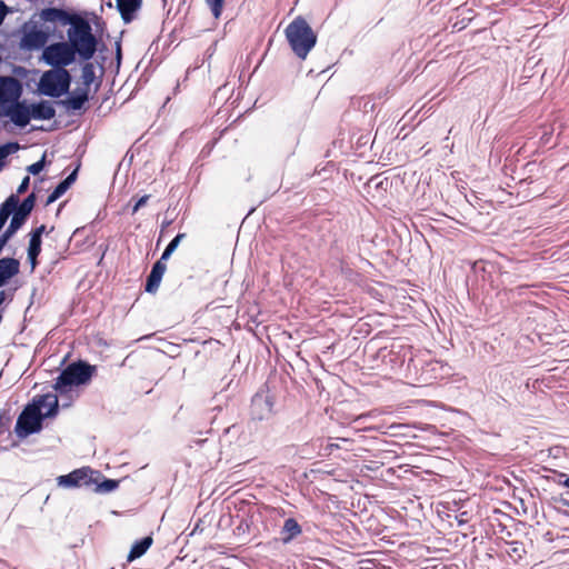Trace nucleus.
<instances>
[{
  "mask_svg": "<svg viewBox=\"0 0 569 569\" xmlns=\"http://www.w3.org/2000/svg\"><path fill=\"white\" fill-rule=\"evenodd\" d=\"M41 246H42V241H36V240L29 239L27 257H28V261L31 266V270H34L39 263L38 257L41 252Z\"/></svg>",
  "mask_w": 569,
  "mask_h": 569,
  "instance_id": "5701e85b",
  "label": "nucleus"
},
{
  "mask_svg": "<svg viewBox=\"0 0 569 569\" xmlns=\"http://www.w3.org/2000/svg\"><path fill=\"white\" fill-rule=\"evenodd\" d=\"M22 94L21 82L10 76H0V102L6 99H20Z\"/></svg>",
  "mask_w": 569,
  "mask_h": 569,
  "instance_id": "2eb2a0df",
  "label": "nucleus"
},
{
  "mask_svg": "<svg viewBox=\"0 0 569 569\" xmlns=\"http://www.w3.org/2000/svg\"><path fill=\"white\" fill-rule=\"evenodd\" d=\"M286 39L292 52L305 60L317 44V33L302 17H296L284 29Z\"/></svg>",
  "mask_w": 569,
  "mask_h": 569,
  "instance_id": "20e7f679",
  "label": "nucleus"
},
{
  "mask_svg": "<svg viewBox=\"0 0 569 569\" xmlns=\"http://www.w3.org/2000/svg\"><path fill=\"white\" fill-rule=\"evenodd\" d=\"M368 184L373 186V188L379 191H387L390 187L388 178H381L380 176L371 177Z\"/></svg>",
  "mask_w": 569,
  "mask_h": 569,
  "instance_id": "c756f323",
  "label": "nucleus"
},
{
  "mask_svg": "<svg viewBox=\"0 0 569 569\" xmlns=\"http://www.w3.org/2000/svg\"><path fill=\"white\" fill-rule=\"evenodd\" d=\"M302 533V528L295 518H287L280 530V540L283 545H289Z\"/></svg>",
  "mask_w": 569,
  "mask_h": 569,
  "instance_id": "aec40b11",
  "label": "nucleus"
},
{
  "mask_svg": "<svg viewBox=\"0 0 569 569\" xmlns=\"http://www.w3.org/2000/svg\"><path fill=\"white\" fill-rule=\"evenodd\" d=\"M47 232V227L44 224H41L37 228H34L30 232V239L36 241H42V234Z\"/></svg>",
  "mask_w": 569,
  "mask_h": 569,
  "instance_id": "473e14b6",
  "label": "nucleus"
},
{
  "mask_svg": "<svg viewBox=\"0 0 569 569\" xmlns=\"http://www.w3.org/2000/svg\"><path fill=\"white\" fill-rule=\"evenodd\" d=\"M20 144L17 141H8L6 143L0 144V163L6 166V159L19 151Z\"/></svg>",
  "mask_w": 569,
  "mask_h": 569,
  "instance_id": "393cba45",
  "label": "nucleus"
},
{
  "mask_svg": "<svg viewBox=\"0 0 569 569\" xmlns=\"http://www.w3.org/2000/svg\"><path fill=\"white\" fill-rule=\"evenodd\" d=\"M114 59H116V62H117V67H119L121 64V60H122L121 41H117L116 42Z\"/></svg>",
  "mask_w": 569,
  "mask_h": 569,
  "instance_id": "e433bc0d",
  "label": "nucleus"
},
{
  "mask_svg": "<svg viewBox=\"0 0 569 569\" xmlns=\"http://www.w3.org/2000/svg\"><path fill=\"white\" fill-rule=\"evenodd\" d=\"M29 186H30V177H29V176H26V177L21 180V182H20V184H19V187H18V189H17V193H16V196L18 197V196H20V194L26 193V192L28 191V189H29Z\"/></svg>",
  "mask_w": 569,
  "mask_h": 569,
  "instance_id": "f704fd0d",
  "label": "nucleus"
},
{
  "mask_svg": "<svg viewBox=\"0 0 569 569\" xmlns=\"http://www.w3.org/2000/svg\"><path fill=\"white\" fill-rule=\"evenodd\" d=\"M11 12V9L4 3V1L0 0V26L3 23L8 13Z\"/></svg>",
  "mask_w": 569,
  "mask_h": 569,
  "instance_id": "c9c22d12",
  "label": "nucleus"
},
{
  "mask_svg": "<svg viewBox=\"0 0 569 569\" xmlns=\"http://www.w3.org/2000/svg\"><path fill=\"white\" fill-rule=\"evenodd\" d=\"M186 237V233H178L173 239L170 240V242L164 248L161 259L168 260L171 254L177 250L178 246L180 244L181 240Z\"/></svg>",
  "mask_w": 569,
  "mask_h": 569,
  "instance_id": "a878e982",
  "label": "nucleus"
},
{
  "mask_svg": "<svg viewBox=\"0 0 569 569\" xmlns=\"http://www.w3.org/2000/svg\"><path fill=\"white\" fill-rule=\"evenodd\" d=\"M66 96V99L58 100L57 104L64 107L67 111L71 112L84 109L86 103L90 99L89 89L87 88H76L73 91L69 90V93Z\"/></svg>",
  "mask_w": 569,
  "mask_h": 569,
  "instance_id": "ddd939ff",
  "label": "nucleus"
},
{
  "mask_svg": "<svg viewBox=\"0 0 569 569\" xmlns=\"http://www.w3.org/2000/svg\"><path fill=\"white\" fill-rule=\"evenodd\" d=\"M152 543H153V539L151 536H144V537L136 540L132 543L131 549L127 556V561L132 562V561L141 558L148 551V549L152 546Z\"/></svg>",
  "mask_w": 569,
  "mask_h": 569,
  "instance_id": "4be33fe9",
  "label": "nucleus"
},
{
  "mask_svg": "<svg viewBox=\"0 0 569 569\" xmlns=\"http://www.w3.org/2000/svg\"><path fill=\"white\" fill-rule=\"evenodd\" d=\"M170 223H171V221H163V222H162V226H161V227H162V229H164V228L169 227V226H170Z\"/></svg>",
  "mask_w": 569,
  "mask_h": 569,
  "instance_id": "c03bdc74",
  "label": "nucleus"
},
{
  "mask_svg": "<svg viewBox=\"0 0 569 569\" xmlns=\"http://www.w3.org/2000/svg\"><path fill=\"white\" fill-rule=\"evenodd\" d=\"M507 552L512 558L521 559L522 556L526 553L525 545L520 541H511L509 542V548Z\"/></svg>",
  "mask_w": 569,
  "mask_h": 569,
  "instance_id": "cd10ccee",
  "label": "nucleus"
},
{
  "mask_svg": "<svg viewBox=\"0 0 569 569\" xmlns=\"http://www.w3.org/2000/svg\"><path fill=\"white\" fill-rule=\"evenodd\" d=\"M250 522L247 519H241L239 525L234 528V533L240 536L249 532Z\"/></svg>",
  "mask_w": 569,
  "mask_h": 569,
  "instance_id": "72a5a7b5",
  "label": "nucleus"
},
{
  "mask_svg": "<svg viewBox=\"0 0 569 569\" xmlns=\"http://www.w3.org/2000/svg\"><path fill=\"white\" fill-rule=\"evenodd\" d=\"M80 169V163L63 179L47 197L46 204L49 206L60 199L76 182Z\"/></svg>",
  "mask_w": 569,
  "mask_h": 569,
  "instance_id": "f3484780",
  "label": "nucleus"
},
{
  "mask_svg": "<svg viewBox=\"0 0 569 569\" xmlns=\"http://www.w3.org/2000/svg\"><path fill=\"white\" fill-rule=\"evenodd\" d=\"M72 76L64 68H52L42 72L37 84V92L53 99L69 93Z\"/></svg>",
  "mask_w": 569,
  "mask_h": 569,
  "instance_id": "39448f33",
  "label": "nucleus"
},
{
  "mask_svg": "<svg viewBox=\"0 0 569 569\" xmlns=\"http://www.w3.org/2000/svg\"><path fill=\"white\" fill-rule=\"evenodd\" d=\"M92 479L94 480V482H92V486H94V491L99 493L112 492L118 489L120 483L117 479L104 477L99 470H93Z\"/></svg>",
  "mask_w": 569,
  "mask_h": 569,
  "instance_id": "412c9836",
  "label": "nucleus"
},
{
  "mask_svg": "<svg viewBox=\"0 0 569 569\" xmlns=\"http://www.w3.org/2000/svg\"><path fill=\"white\" fill-rule=\"evenodd\" d=\"M2 168H3V163H0V171L2 170Z\"/></svg>",
  "mask_w": 569,
  "mask_h": 569,
  "instance_id": "49530a36",
  "label": "nucleus"
},
{
  "mask_svg": "<svg viewBox=\"0 0 569 569\" xmlns=\"http://www.w3.org/2000/svg\"><path fill=\"white\" fill-rule=\"evenodd\" d=\"M42 61L51 68H64L74 63L76 58L71 47L66 41L53 42L42 51Z\"/></svg>",
  "mask_w": 569,
  "mask_h": 569,
  "instance_id": "0eeeda50",
  "label": "nucleus"
},
{
  "mask_svg": "<svg viewBox=\"0 0 569 569\" xmlns=\"http://www.w3.org/2000/svg\"><path fill=\"white\" fill-rule=\"evenodd\" d=\"M10 418L4 415V412H0V435L4 432Z\"/></svg>",
  "mask_w": 569,
  "mask_h": 569,
  "instance_id": "58836bf2",
  "label": "nucleus"
},
{
  "mask_svg": "<svg viewBox=\"0 0 569 569\" xmlns=\"http://www.w3.org/2000/svg\"><path fill=\"white\" fill-rule=\"evenodd\" d=\"M26 72H27L26 68H19V70H18V73H26Z\"/></svg>",
  "mask_w": 569,
  "mask_h": 569,
  "instance_id": "a18cd8bd",
  "label": "nucleus"
},
{
  "mask_svg": "<svg viewBox=\"0 0 569 569\" xmlns=\"http://www.w3.org/2000/svg\"><path fill=\"white\" fill-rule=\"evenodd\" d=\"M62 401H63L62 402V408H67V407L71 406V402L73 401V397H72L71 392L68 393L67 396H64Z\"/></svg>",
  "mask_w": 569,
  "mask_h": 569,
  "instance_id": "ea45409f",
  "label": "nucleus"
},
{
  "mask_svg": "<svg viewBox=\"0 0 569 569\" xmlns=\"http://www.w3.org/2000/svg\"><path fill=\"white\" fill-rule=\"evenodd\" d=\"M84 63L82 64V74H81V79H82V83H83V88H87L89 89V87L96 80V72H94V66L92 62L89 61H83Z\"/></svg>",
  "mask_w": 569,
  "mask_h": 569,
  "instance_id": "b1692460",
  "label": "nucleus"
},
{
  "mask_svg": "<svg viewBox=\"0 0 569 569\" xmlns=\"http://www.w3.org/2000/svg\"><path fill=\"white\" fill-rule=\"evenodd\" d=\"M20 99H6L0 102V117H9L12 123L19 128H22V120L20 116L23 111V106Z\"/></svg>",
  "mask_w": 569,
  "mask_h": 569,
  "instance_id": "dca6fc26",
  "label": "nucleus"
},
{
  "mask_svg": "<svg viewBox=\"0 0 569 569\" xmlns=\"http://www.w3.org/2000/svg\"><path fill=\"white\" fill-rule=\"evenodd\" d=\"M39 16L44 23H60L63 27H72L80 19L78 13L63 7H46Z\"/></svg>",
  "mask_w": 569,
  "mask_h": 569,
  "instance_id": "f8f14e48",
  "label": "nucleus"
},
{
  "mask_svg": "<svg viewBox=\"0 0 569 569\" xmlns=\"http://www.w3.org/2000/svg\"><path fill=\"white\" fill-rule=\"evenodd\" d=\"M142 7V0H116V8L126 24L132 22Z\"/></svg>",
  "mask_w": 569,
  "mask_h": 569,
  "instance_id": "6ab92c4d",
  "label": "nucleus"
},
{
  "mask_svg": "<svg viewBox=\"0 0 569 569\" xmlns=\"http://www.w3.org/2000/svg\"><path fill=\"white\" fill-rule=\"evenodd\" d=\"M93 469L90 467H81L72 470L67 475H61L57 477V485L61 488L72 489V488H89L92 486L94 480L92 479Z\"/></svg>",
  "mask_w": 569,
  "mask_h": 569,
  "instance_id": "9b49d317",
  "label": "nucleus"
},
{
  "mask_svg": "<svg viewBox=\"0 0 569 569\" xmlns=\"http://www.w3.org/2000/svg\"><path fill=\"white\" fill-rule=\"evenodd\" d=\"M36 202L37 196L34 192L29 193L22 201L18 199L14 212L11 213L12 218L10 223L0 234V247L4 249L11 238L23 227L36 206Z\"/></svg>",
  "mask_w": 569,
  "mask_h": 569,
  "instance_id": "423d86ee",
  "label": "nucleus"
},
{
  "mask_svg": "<svg viewBox=\"0 0 569 569\" xmlns=\"http://www.w3.org/2000/svg\"><path fill=\"white\" fill-rule=\"evenodd\" d=\"M52 34L53 29L49 26H44L42 28L32 26L31 28H28V24L26 23L22 28V37L20 39L19 47L24 51L43 50Z\"/></svg>",
  "mask_w": 569,
  "mask_h": 569,
  "instance_id": "6e6552de",
  "label": "nucleus"
},
{
  "mask_svg": "<svg viewBox=\"0 0 569 569\" xmlns=\"http://www.w3.org/2000/svg\"><path fill=\"white\" fill-rule=\"evenodd\" d=\"M96 371L97 367L86 360L72 361L60 371L53 389L63 399L74 387L87 386Z\"/></svg>",
  "mask_w": 569,
  "mask_h": 569,
  "instance_id": "7ed1b4c3",
  "label": "nucleus"
},
{
  "mask_svg": "<svg viewBox=\"0 0 569 569\" xmlns=\"http://www.w3.org/2000/svg\"><path fill=\"white\" fill-rule=\"evenodd\" d=\"M226 0H206V4L209 7L212 16L219 19L222 14Z\"/></svg>",
  "mask_w": 569,
  "mask_h": 569,
  "instance_id": "c85d7f7f",
  "label": "nucleus"
},
{
  "mask_svg": "<svg viewBox=\"0 0 569 569\" xmlns=\"http://www.w3.org/2000/svg\"><path fill=\"white\" fill-rule=\"evenodd\" d=\"M44 166H46V152L42 154L40 160L28 166L27 171L33 176H37L44 169Z\"/></svg>",
  "mask_w": 569,
  "mask_h": 569,
  "instance_id": "7c9ffc66",
  "label": "nucleus"
},
{
  "mask_svg": "<svg viewBox=\"0 0 569 569\" xmlns=\"http://www.w3.org/2000/svg\"><path fill=\"white\" fill-rule=\"evenodd\" d=\"M551 472L552 476H543L542 479H545L546 481H551L559 486H563L569 489V477L567 476V473L557 470H551Z\"/></svg>",
  "mask_w": 569,
  "mask_h": 569,
  "instance_id": "bb28decb",
  "label": "nucleus"
},
{
  "mask_svg": "<svg viewBox=\"0 0 569 569\" xmlns=\"http://www.w3.org/2000/svg\"><path fill=\"white\" fill-rule=\"evenodd\" d=\"M20 272V261L12 257L0 258V288Z\"/></svg>",
  "mask_w": 569,
  "mask_h": 569,
  "instance_id": "a211bd4d",
  "label": "nucleus"
},
{
  "mask_svg": "<svg viewBox=\"0 0 569 569\" xmlns=\"http://www.w3.org/2000/svg\"><path fill=\"white\" fill-rule=\"evenodd\" d=\"M58 396L51 392L38 396L28 402L17 418L14 433L19 439H26L39 433L43 428V421L59 413Z\"/></svg>",
  "mask_w": 569,
  "mask_h": 569,
  "instance_id": "f257e3e1",
  "label": "nucleus"
},
{
  "mask_svg": "<svg viewBox=\"0 0 569 569\" xmlns=\"http://www.w3.org/2000/svg\"><path fill=\"white\" fill-rule=\"evenodd\" d=\"M273 395H271L268 389L261 388L251 399V418L258 421L269 419L273 413Z\"/></svg>",
  "mask_w": 569,
  "mask_h": 569,
  "instance_id": "9d476101",
  "label": "nucleus"
},
{
  "mask_svg": "<svg viewBox=\"0 0 569 569\" xmlns=\"http://www.w3.org/2000/svg\"><path fill=\"white\" fill-rule=\"evenodd\" d=\"M465 515H466V512H463V513H461V515H460V517H461V518L458 520L459 525H462V523H465V522H466V520H465V518H463V516H465Z\"/></svg>",
  "mask_w": 569,
  "mask_h": 569,
  "instance_id": "37998d69",
  "label": "nucleus"
},
{
  "mask_svg": "<svg viewBox=\"0 0 569 569\" xmlns=\"http://www.w3.org/2000/svg\"><path fill=\"white\" fill-rule=\"evenodd\" d=\"M23 106L22 114L19 118L22 120V128L27 127L31 120H51L56 117V109L53 103L49 100H39L29 103L26 99L21 101Z\"/></svg>",
  "mask_w": 569,
  "mask_h": 569,
  "instance_id": "1a4fd4ad",
  "label": "nucleus"
},
{
  "mask_svg": "<svg viewBox=\"0 0 569 569\" xmlns=\"http://www.w3.org/2000/svg\"><path fill=\"white\" fill-rule=\"evenodd\" d=\"M555 500L561 502L562 505H565L567 507H569V499L568 498H565V497L561 496L559 498H556Z\"/></svg>",
  "mask_w": 569,
  "mask_h": 569,
  "instance_id": "a19ab883",
  "label": "nucleus"
},
{
  "mask_svg": "<svg viewBox=\"0 0 569 569\" xmlns=\"http://www.w3.org/2000/svg\"><path fill=\"white\" fill-rule=\"evenodd\" d=\"M166 260L159 258L151 267L144 283V291L148 293H156L159 289L163 274L166 272Z\"/></svg>",
  "mask_w": 569,
  "mask_h": 569,
  "instance_id": "4468645a",
  "label": "nucleus"
},
{
  "mask_svg": "<svg viewBox=\"0 0 569 569\" xmlns=\"http://www.w3.org/2000/svg\"><path fill=\"white\" fill-rule=\"evenodd\" d=\"M337 440H338V441H340V442H345V443H350V442H352V440H351V439H349V438H337Z\"/></svg>",
  "mask_w": 569,
  "mask_h": 569,
  "instance_id": "79ce46f5",
  "label": "nucleus"
},
{
  "mask_svg": "<svg viewBox=\"0 0 569 569\" xmlns=\"http://www.w3.org/2000/svg\"><path fill=\"white\" fill-rule=\"evenodd\" d=\"M222 569H229V568H222Z\"/></svg>",
  "mask_w": 569,
  "mask_h": 569,
  "instance_id": "de8ad7c7",
  "label": "nucleus"
},
{
  "mask_svg": "<svg viewBox=\"0 0 569 569\" xmlns=\"http://www.w3.org/2000/svg\"><path fill=\"white\" fill-rule=\"evenodd\" d=\"M68 43L71 47L74 58L81 61L91 60L97 51L106 49V46L93 34L90 23L79 19L77 23L67 31Z\"/></svg>",
  "mask_w": 569,
  "mask_h": 569,
  "instance_id": "f03ea898",
  "label": "nucleus"
},
{
  "mask_svg": "<svg viewBox=\"0 0 569 569\" xmlns=\"http://www.w3.org/2000/svg\"><path fill=\"white\" fill-rule=\"evenodd\" d=\"M150 197V194H143L142 197L138 198L131 207V214L137 213L142 207H144L148 203Z\"/></svg>",
  "mask_w": 569,
  "mask_h": 569,
  "instance_id": "2f4dec72",
  "label": "nucleus"
},
{
  "mask_svg": "<svg viewBox=\"0 0 569 569\" xmlns=\"http://www.w3.org/2000/svg\"><path fill=\"white\" fill-rule=\"evenodd\" d=\"M341 445L339 442H329L323 449L327 455H332L335 450L340 449Z\"/></svg>",
  "mask_w": 569,
  "mask_h": 569,
  "instance_id": "4c0bfd02",
  "label": "nucleus"
}]
</instances>
